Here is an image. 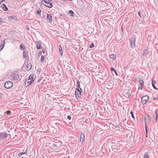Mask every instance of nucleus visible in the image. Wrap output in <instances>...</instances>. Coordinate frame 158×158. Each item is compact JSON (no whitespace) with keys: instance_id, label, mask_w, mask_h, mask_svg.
Instances as JSON below:
<instances>
[{"instance_id":"obj_41","label":"nucleus","mask_w":158,"mask_h":158,"mask_svg":"<svg viewBox=\"0 0 158 158\" xmlns=\"http://www.w3.org/2000/svg\"><path fill=\"white\" fill-rule=\"evenodd\" d=\"M20 48H22V49H25L24 48H23L22 47V45H21L20 46Z\"/></svg>"},{"instance_id":"obj_31","label":"nucleus","mask_w":158,"mask_h":158,"mask_svg":"<svg viewBox=\"0 0 158 158\" xmlns=\"http://www.w3.org/2000/svg\"><path fill=\"white\" fill-rule=\"evenodd\" d=\"M143 80L141 79H139V82L140 83H142V82H143Z\"/></svg>"},{"instance_id":"obj_9","label":"nucleus","mask_w":158,"mask_h":158,"mask_svg":"<svg viewBox=\"0 0 158 158\" xmlns=\"http://www.w3.org/2000/svg\"><path fill=\"white\" fill-rule=\"evenodd\" d=\"M135 39L133 38H131L130 41V45L131 47H134L135 46Z\"/></svg>"},{"instance_id":"obj_32","label":"nucleus","mask_w":158,"mask_h":158,"mask_svg":"<svg viewBox=\"0 0 158 158\" xmlns=\"http://www.w3.org/2000/svg\"><path fill=\"white\" fill-rule=\"evenodd\" d=\"M155 113L156 114V119H157V117H158V114L157 112V111H155Z\"/></svg>"},{"instance_id":"obj_38","label":"nucleus","mask_w":158,"mask_h":158,"mask_svg":"<svg viewBox=\"0 0 158 158\" xmlns=\"http://www.w3.org/2000/svg\"><path fill=\"white\" fill-rule=\"evenodd\" d=\"M153 88L156 89L157 90V88L155 86V85H152Z\"/></svg>"},{"instance_id":"obj_28","label":"nucleus","mask_w":158,"mask_h":158,"mask_svg":"<svg viewBox=\"0 0 158 158\" xmlns=\"http://www.w3.org/2000/svg\"><path fill=\"white\" fill-rule=\"evenodd\" d=\"M155 83H156L155 81H152V85H155Z\"/></svg>"},{"instance_id":"obj_51","label":"nucleus","mask_w":158,"mask_h":158,"mask_svg":"<svg viewBox=\"0 0 158 158\" xmlns=\"http://www.w3.org/2000/svg\"><path fill=\"white\" fill-rule=\"evenodd\" d=\"M2 36L1 35H0V39L1 38Z\"/></svg>"},{"instance_id":"obj_8","label":"nucleus","mask_w":158,"mask_h":158,"mask_svg":"<svg viewBox=\"0 0 158 158\" xmlns=\"http://www.w3.org/2000/svg\"><path fill=\"white\" fill-rule=\"evenodd\" d=\"M34 80L32 79V80H30L29 79H27L25 83V86L27 87L29 85H31L34 81Z\"/></svg>"},{"instance_id":"obj_35","label":"nucleus","mask_w":158,"mask_h":158,"mask_svg":"<svg viewBox=\"0 0 158 158\" xmlns=\"http://www.w3.org/2000/svg\"><path fill=\"white\" fill-rule=\"evenodd\" d=\"M111 70V71H114V70H115L114 68H110Z\"/></svg>"},{"instance_id":"obj_26","label":"nucleus","mask_w":158,"mask_h":158,"mask_svg":"<svg viewBox=\"0 0 158 158\" xmlns=\"http://www.w3.org/2000/svg\"><path fill=\"white\" fill-rule=\"evenodd\" d=\"M41 12V11L40 10L38 9L37 11V13L38 14H40Z\"/></svg>"},{"instance_id":"obj_20","label":"nucleus","mask_w":158,"mask_h":158,"mask_svg":"<svg viewBox=\"0 0 158 158\" xmlns=\"http://www.w3.org/2000/svg\"><path fill=\"white\" fill-rule=\"evenodd\" d=\"M148 53V52L147 50H146L145 52H144L143 53V55L144 56L146 55Z\"/></svg>"},{"instance_id":"obj_10","label":"nucleus","mask_w":158,"mask_h":158,"mask_svg":"<svg viewBox=\"0 0 158 158\" xmlns=\"http://www.w3.org/2000/svg\"><path fill=\"white\" fill-rule=\"evenodd\" d=\"M47 19H48V21L49 23H51L52 22V16H51V15H50L48 14L47 15Z\"/></svg>"},{"instance_id":"obj_34","label":"nucleus","mask_w":158,"mask_h":158,"mask_svg":"<svg viewBox=\"0 0 158 158\" xmlns=\"http://www.w3.org/2000/svg\"><path fill=\"white\" fill-rule=\"evenodd\" d=\"M143 86L141 85V86L140 87H139V89H143Z\"/></svg>"},{"instance_id":"obj_42","label":"nucleus","mask_w":158,"mask_h":158,"mask_svg":"<svg viewBox=\"0 0 158 158\" xmlns=\"http://www.w3.org/2000/svg\"><path fill=\"white\" fill-rule=\"evenodd\" d=\"M114 73H115V74L117 75H118V74L116 72V70H114Z\"/></svg>"},{"instance_id":"obj_40","label":"nucleus","mask_w":158,"mask_h":158,"mask_svg":"<svg viewBox=\"0 0 158 158\" xmlns=\"http://www.w3.org/2000/svg\"><path fill=\"white\" fill-rule=\"evenodd\" d=\"M140 85L141 86H144V82H143L142 83H140Z\"/></svg>"},{"instance_id":"obj_39","label":"nucleus","mask_w":158,"mask_h":158,"mask_svg":"<svg viewBox=\"0 0 158 158\" xmlns=\"http://www.w3.org/2000/svg\"><path fill=\"white\" fill-rule=\"evenodd\" d=\"M41 55H42V52H40L38 54L39 56H40Z\"/></svg>"},{"instance_id":"obj_30","label":"nucleus","mask_w":158,"mask_h":158,"mask_svg":"<svg viewBox=\"0 0 158 158\" xmlns=\"http://www.w3.org/2000/svg\"><path fill=\"white\" fill-rule=\"evenodd\" d=\"M3 22L2 19L1 18H0V25Z\"/></svg>"},{"instance_id":"obj_45","label":"nucleus","mask_w":158,"mask_h":158,"mask_svg":"<svg viewBox=\"0 0 158 158\" xmlns=\"http://www.w3.org/2000/svg\"><path fill=\"white\" fill-rule=\"evenodd\" d=\"M5 0H0V4H1V2L4 1H5Z\"/></svg>"},{"instance_id":"obj_1","label":"nucleus","mask_w":158,"mask_h":158,"mask_svg":"<svg viewBox=\"0 0 158 158\" xmlns=\"http://www.w3.org/2000/svg\"><path fill=\"white\" fill-rule=\"evenodd\" d=\"M11 78L13 81H16L19 79V77L17 74L12 73L11 76Z\"/></svg>"},{"instance_id":"obj_44","label":"nucleus","mask_w":158,"mask_h":158,"mask_svg":"<svg viewBox=\"0 0 158 158\" xmlns=\"http://www.w3.org/2000/svg\"><path fill=\"white\" fill-rule=\"evenodd\" d=\"M158 99V97H157L156 98H153V100H155L156 99Z\"/></svg>"},{"instance_id":"obj_12","label":"nucleus","mask_w":158,"mask_h":158,"mask_svg":"<svg viewBox=\"0 0 158 158\" xmlns=\"http://www.w3.org/2000/svg\"><path fill=\"white\" fill-rule=\"evenodd\" d=\"M2 9L5 10V11H7L8 10V9L7 8V6L5 5V4H2Z\"/></svg>"},{"instance_id":"obj_54","label":"nucleus","mask_w":158,"mask_h":158,"mask_svg":"<svg viewBox=\"0 0 158 158\" xmlns=\"http://www.w3.org/2000/svg\"><path fill=\"white\" fill-rule=\"evenodd\" d=\"M27 29L29 30V29H28V28H27Z\"/></svg>"},{"instance_id":"obj_13","label":"nucleus","mask_w":158,"mask_h":158,"mask_svg":"<svg viewBox=\"0 0 158 158\" xmlns=\"http://www.w3.org/2000/svg\"><path fill=\"white\" fill-rule=\"evenodd\" d=\"M59 51L60 52V55L62 56L63 55V51L62 50V48L61 47V45L59 46Z\"/></svg>"},{"instance_id":"obj_36","label":"nucleus","mask_w":158,"mask_h":158,"mask_svg":"<svg viewBox=\"0 0 158 158\" xmlns=\"http://www.w3.org/2000/svg\"><path fill=\"white\" fill-rule=\"evenodd\" d=\"M41 80V78H40V79H39V80L38 81H37V83L38 84Z\"/></svg>"},{"instance_id":"obj_17","label":"nucleus","mask_w":158,"mask_h":158,"mask_svg":"<svg viewBox=\"0 0 158 158\" xmlns=\"http://www.w3.org/2000/svg\"><path fill=\"white\" fill-rule=\"evenodd\" d=\"M33 77V74H31L29 76L28 79H29L30 80H32V79H34Z\"/></svg>"},{"instance_id":"obj_7","label":"nucleus","mask_w":158,"mask_h":158,"mask_svg":"<svg viewBox=\"0 0 158 158\" xmlns=\"http://www.w3.org/2000/svg\"><path fill=\"white\" fill-rule=\"evenodd\" d=\"M123 95L126 98H128L131 95L130 91L128 90H126L124 91Z\"/></svg>"},{"instance_id":"obj_29","label":"nucleus","mask_w":158,"mask_h":158,"mask_svg":"<svg viewBox=\"0 0 158 158\" xmlns=\"http://www.w3.org/2000/svg\"><path fill=\"white\" fill-rule=\"evenodd\" d=\"M131 115L132 117V118H134V115H133V112H131Z\"/></svg>"},{"instance_id":"obj_19","label":"nucleus","mask_w":158,"mask_h":158,"mask_svg":"<svg viewBox=\"0 0 158 158\" xmlns=\"http://www.w3.org/2000/svg\"><path fill=\"white\" fill-rule=\"evenodd\" d=\"M144 158H149V157L148 154L147 153H146L144 155Z\"/></svg>"},{"instance_id":"obj_11","label":"nucleus","mask_w":158,"mask_h":158,"mask_svg":"<svg viewBox=\"0 0 158 158\" xmlns=\"http://www.w3.org/2000/svg\"><path fill=\"white\" fill-rule=\"evenodd\" d=\"M85 139V135L84 134L81 133V134L80 136V140L82 142Z\"/></svg>"},{"instance_id":"obj_49","label":"nucleus","mask_w":158,"mask_h":158,"mask_svg":"<svg viewBox=\"0 0 158 158\" xmlns=\"http://www.w3.org/2000/svg\"><path fill=\"white\" fill-rule=\"evenodd\" d=\"M145 126H146V127H147V126H146V123L145 122Z\"/></svg>"},{"instance_id":"obj_46","label":"nucleus","mask_w":158,"mask_h":158,"mask_svg":"<svg viewBox=\"0 0 158 158\" xmlns=\"http://www.w3.org/2000/svg\"><path fill=\"white\" fill-rule=\"evenodd\" d=\"M138 14H139V16L140 17H141L140 13L139 12H138Z\"/></svg>"},{"instance_id":"obj_21","label":"nucleus","mask_w":158,"mask_h":158,"mask_svg":"<svg viewBox=\"0 0 158 158\" xmlns=\"http://www.w3.org/2000/svg\"><path fill=\"white\" fill-rule=\"evenodd\" d=\"M44 56H42L41 58V61L42 62L44 61Z\"/></svg>"},{"instance_id":"obj_27","label":"nucleus","mask_w":158,"mask_h":158,"mask_svg":"<svg viewBox=\"0 0 158 158\" xmlns=\"http://www.w3.org/2000/svg\"><path fill=\"white\" fill-rule=\"evenodd\" d=\"M94 46V44L93 43H92L90 45L89 48H92Z\"/></svg>"},{"instance_id":"obj_5","label":"nucleus","mask_w":158,"mask_h":158,"mask_svg":"<svg viewBox=\"0 0 158 158\" xmlns=\"http://www.w3.org/2000/svg\"><path fill=\"white\" fill-rule=\"evenodd\" d=\"M7 134L6 133H1L0 134V140L5 141L6 139Z\"/></svg>"},{"instance_id":"obj_22","label":"nucleus","mask_w":158,"mask_h":158,"mask_svg":"<svg viewBox=\"0 0 158 158\" xmlns=\"http://www.w3.org/2000/svg\"><path fill=\"white\" fill-rule=\"evenodd\" d=\"M69 13L70 14H72V15H71L72 16H73V14L74 13H73V12L72 10H70L69 11Z\"/></svg>"},{"instance_id":"obj_2","label":"nucleus","mask_w":158,"mask_h":158,"mask_svg":"<svg viewBox=\"0 0 158 158\" xmlns=\"http://www.w3.org/2000/svg\"><path fill=\"white\" fill-rule=\"evenodd\" d=\"M41 2L43 5L49 8H51L52 6V4L51 3L48 2L45 0H42Z\"/></svg>"},{"instance_id":"obj_23","label":"nucleus","mask_w":158,"mask_h":158,"mask_svg":"<svg viewBox=\"0 0 158 158\" xmlns=\"http://www.w3.org/2000/svg\"><path fill=\"white\" fill-rule=\"evenodd\" d=\"M5 113H6L8 115H10L11 112L10 111V110H8L6 111Z\"/></svg>"},{"instance_id":"obj_43","label":"nucleus","mask_w":158,"mask_h":158,"mask_svg":"<svg viewBox=\"0 0 158 158\" xmlns=\"http://www.w3.org/2000/svg\"><path fill=\"white\" fill-rule=\"evenodd\" d=\"M42 52L43 53H45L46 52V51L45 50H43V51H42Z\"/></svg>"},{"instance_id":"obj_47","label":"nucleus","mask_w":158,"mask_h":158,"mask_svg":"<svg viewBox=\"0 0 158 158\" xmlns=\"http://www.w3.org/2000/svg\"><path fill=\"white\" fill-rule=\"evenodd\" d=\"M41 71V69H39L38 70V71H39V72H40Z\"/></svg>"},{"instance_id":"obj_3","label":"nucleus","mask_w":158,"mask_h":158,"mask_svg":"<svg viewBox=\"0 0 158 158\" xmlns=\"http://www.w3.org/2000/svg\"><path fill=\"white\" fill-rule=\"evenodd\" d=\"M13 85V83L10 81L6 82L4 84L5 87L7 89H9Z\"/></svg>"},{"instance_id":"obj_48","label":"nucleus","mask_w":158,"mask_h":158,"mask_svg":"<svg viewBox=\"0 0 158 158\" xmlns=\"http://www.w3.org/2000/svg\"><path fill=\"white\" fill-rule=\"evenodd\" d=\"M21 153H22V155H23L24 154H25L26 153V152H21Z\"/></svg>"},{"instance_id":"obj_53","label":"nucleus","mask_w":158,"mask_h":158,"mask_svg":"<svg viewBox=\"0 0 158 158\" xmlns=\"http://www.w3.org/2000/svg\"><path fill=\"white\" fill-rule=\"evenodd\" d=\"M27 29L29 30V29H28V28H27Z\"/></svg>"},{"instance_id":"obj_33","label":"nucleus","mask_w":158,"mask_h":158,"mask_svg":"<svg viewBox=\"0 0 158 158\" xmlns=\"http://www.w3.org/2000/svg\"><path fill=\"white\" fill-rule=\"evenodd\" d=\"M67 118L70 120L71 119V117L70 115H68L67 116Z\"/></svg>"},{"instance_id":"obj_14","label":"nucleus","mask_w":158,"mask_h":158,"mask_svg":"<svg viewBox=\"0 0 158 158\" xmlns=\"http://www.w3.org/2000/svg\"><path fill=\"white\" fill-rule=\"evenodd\" d=\"M80 81H79L77 80V88H79L81 90V91H82V89L80 87Z\"/></svg>"},{"instance_id":"obj_6","label":"nucleus","mask_w":158,"mask_h":158,"mask_svg":"<svg viewBox=\"0 0 158 158\" xmlns=\"http://www.w3.org/2000/svg\"><path fill=\"white\" fill-rule=\"evenodd\" d=\"M81 90H80L78 88L77 89L75 90V95L76 97H80L81 95Z\"/></svg>"},{"instance_id":"obj_37","label":"nucleus","mask_w":158,"mask_h":158,"mask_svg":"<svg viewBox=\"0 0 158 158\" xmlns=\"http://www.w3.org/2000/svg\"><path fill=\"white\" fill-rule=\"evenodd\" d=\"M22 155V154L21 153H20L18 154V156L19 157H20Z\"/></svg>"},{"instance_id":"obj_52","label":"nucleus","mask_w":158,"mask_h":158,"mask_svg":"<svg viewBox=\"0 0 158 158\" xmlns=\"http://www.w3.org/2000/svg\"><path fill=\"white\" fill-rule=\"evenodd\" d=\"M49 1H51L52 0H48Z\"/></svg>"},{"instance_id":"obj_24","label":"nucleus","mask_w":158,"mask_h":158,"mask_svg":"<svg viewBox=\"0 0 158 158\" xmlns=\"http://www.w3.org/2000/svg\"><path fill=\"white\" fill-rule=\"evenodd\" d=\"M27 67L30 69L31 68V64H29L27 65Z\"/></svg>"},{"instance_id":"obj_15","label":"nucleus","mask_w":158,"mask_h":158,"mask_svg":"<svg viewBox=\"0 0 158 158\" xmlns=\"http://www.w3.org/2000/svg\"><path fill=\"white\" fill-rule=\"evenodd\" d=\"M36 47L38 49H39L42 48V46H41V44L39 43L37 44Z\"/></svg>"},{"instance_id":"obj_4","label":"nucleus","mask_w":158,"mask_h":158,"mask_svg":"<svg viewBox=\"0 0 158 158\" xmlns=\"http://www.w3.org/2000/svg\"><path fill=\"white\" fill-rule=\"evenodd\" d=\"M148 99L149 97L147 95L141 98V101L143 104H145L147 103Z\"/></svg>"},{"instance_id":"obj_50","label":"nucleus","mask_w":158,"mask_h":158,"mask_svg":"<svg viewBox=\"0 0 158 158\" xmlns=\"http://www.w3.org/2000/svg\"><path fill=\"white\" fill-rule=\"evenodd\" d=\"M29 156H30V158H32L33 157V156H31V155H30Z\"/></svg>"},{"instance_id":"obj_18","label":"nucleus","mask_w":158,"mask_h":158,"mask_svg":"<svg viewBox=\"0 0 158 158\" xmlns=\"http://www.w3.org/2000/svg\"><path fill=\"white\" fill-rule=\"evenodd\" d=\"M110 57L111 58L114 60L115 58V56L114 54H111L110 55Z\"/></svg>"},{"instance_id":"obj_25","label":"nucleus","mask_w":158,"mask_h":158,"mask_svg":"<svg viewBox=\"0 0 158 158\" xmlns=\"http://www.w3.org/2000/svg\"><path fill=\"white\" fill-rule=\"evenodd\" d=\"M53 129V133H56L57 132V130L54 128H52Z\"/></svg>"},{"instance_id":"obj_16","label":"nucleus","mask_w":158,"mask_h":158,"mask_svg":"<svg viewBox=\"0 0 158 158\" xmlns=\"http://www.w3.org/2000/svg\"><path fill=\"white\" fill-rule=\"evenodd\" d=\"M23 56L24 58H25L27 57V53L26 52L24 51L23 52Z\"/></svg>"}]
</instances>
